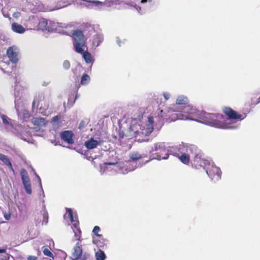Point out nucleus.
I'll use <instances>...</instances> for the list:
<instances>
[{
  "label": "nucleus",
  "instance_id": "obj_1",
  "mask_svg": "<svg viewBox=\"0 0 260 260\" xmlns=\"http://www.w3.org/2000/svg\"><path fill=\"white\" fill-rule=\"evenodd\" d=\"M223 112L228 116L226 119L222 114L213 113L211 122H208L209 125L222 129H235L239 127L240 121L245 117H243L231 108H224Z\"/></svg>",
  "mask_w": 260,
  "mask_h": 260
},
{
  "label": "nucleus",
  "instance_id": "obj_2",
  "mask_svg": "<svg viewBox=\"0 0 260 260\" xmlns=\"http://www.w3.org/2000/svg\"><path fill=\"white\" fill-rule=\"evenodd\" d=\"M143 115L140 114L137 118H132L131 125L127 131V135L129 137H143L149 135L154 128V119L152 116L148 118L146 123L142 124L141 119Z\"/></svg>",
  "mask_w": 260,
  "mask_h": 260
},
{
  "label": "nucleus",
  "instance_id": "obj_3",
  "mask_svg": "<svg viewBox=\"0 0 260 260\" xmlns=\"http://www.w3.org/2000/svg\"><path fill=\"white\" fill-rule=\"evenodd\" d=\"M172 115V121L177 120H196L198 118L202 120V122L208 125V122H211L213 113H206L196 109L193 106L187 105L183 108L182 112L178 113H174Z\"/></svg>",
  "mask_w": 260,
  "mask_h": 260
},
{
  "label": "nucleus",
  "instance_id": "obj_4",
  "mask_svg": "<svg viewBox=\"0 0 260 260\" xmlns=\"http://www.w3.org/2000/svg\"><path fill=\"white\" fill-rule=\"evenodd\" d=\"M72 36L75 51L82 55V57L86 63L92 64L94 60L91 54L88 51H84L86 46L82 31L80 30H74L72 31Z\"/></svg>",
  "mask_w": 260,
  "mask_h": 260
},
{
  "label": "nucleus",
  "instance_id": "obj_5",
  "mask_svg": "<svg viewBox=\"0 0 260 260\" xmlns=\"http://www.w3.org/2000/svg\"><path fill=\"white\" fill-rule=\"evenodd\" d=\"M188 102L187 97L183 95H180L177 96L176 101V103L171 105L169 107L167 108L165 111L160 110L161 117L167 116L169 117L172 121V115L174 113H178L182 112L183 108L185 106L183 105H186Z\"/></svg>",
  "mask_w": 260,
  "mask_h": 260
},
{
  "label": "nucleus",
  "instance_id": "obj_6",
  "mask_svg": "<svg viewBox=\"0 0 260 260\" xmlns=\"http://www.w3.org/2000/svg\"><path fill=\"white\" fill-rule=\"evenodd\" d=\"M152 159H155L158 160L161 159H167L170 154L172 152L168 149L167 144L162 142H158L153 144L151 149L150 151Z\"/></svg>",
  "mask_w": 260,
  "mask_h": 260
},
{
  "label": "nucleus",
  "instance_id": "obj_7",
  "mask_svg": "<svg viewBox=\"0 0 260 260\" xmlns=\"http://www.w3.org/2000/svg\"><path fill=\"white\" fill-rule=\"evenodd\" d=\"M14 96L15 107L17 112L18 116L20 119L25 120L29 117V114L26 109L25 104L23 103L21 96L18 92H15Z\"/></svg>",
  "mask_w": 260,
  "mask_h": 260
},
{
  "label": "nucleus",
  "instance_id": "obj_8",
  "mask_svg": "<svg viewBox=\"0 0 260 260\" xmlns=\"http://www.w3.org/2000/svg\"><path fill=\"white\" fill-rule=\"evenodd\" d=\"M59 25L58 23L42 18L40 20L38 26L39 28L43 31H53L59 30L57 28Z\"/></svg>",
  "mask_w": 260,
  "mask_h": 260
},
{
  "label": "nucleus",
  "instance_id": "obj_9",
  "mask_svg": "<svg viewBox=\"0 0 260 260\" xmlns=\"http://www.w3.org/2000/svg\"><path fill=\"white\" fill-rule=\"evenodd\" d=\"M206 172L211 179L214 182L218 181L221 178V172L218 167L215 166L213 162L209 164Z\"/></svg>",
  "mask_w": 260,
  "mask_h": 260
},
{
  "label": "nucleus",
  "instance_id": "obj_10",
  "mask_svg": "<svg viewBox=\"0 0 260 260\" xmlns=\"http://www.w3.org/2000/svg\"><path fill=\"white\" fill-rule=\"evenodd\" d=\"M67 213L64 215V216H67L70 219L71 222L73 223L75 228L77 229V232L74 230L75 234V237L77 240H80L81 238V231L78 228L79 224V221L76 219V215L74 216L72 210L70 208H66Z\"/></svg>",
  "mask_w": 260,
  "mask_h": 260
},
{
  "label": "nucleus",
  "instance_id": "obj_11",
  "mask_svg": "<svg viewBox=\"0 0 260 260\" xmlns=\"http://www.w3.org/2000/svg\"><path fill=\"white\" fill-rule=\"evenodd\" d=\"M106 165L113 166L114 170L117 171L119 173L126 174L128 172L134 170L136 169V165L132 168L128 167L127 164L123 163H117V162H107L104 164Z\"/></svg>",
  "mask_w": 260,
  "mask_h": 260
},
{
  "label": "nucleus",
  "instance_id": "obj_12",
  "mask_svg": "<svg viewBox=\"0 0 260 260\" xmlns=\"http://www.w3.org/2000/svg\"><path fill=\"white\" fill-rule=\"evenodd\" d=\"M178 150L180 153L187 154L189 156L190 154H196L197 147L194 145H189L182 143L178 146Z\"/></svg>",
  "mask_w": 260,
  "mask_h": 260
},
{
  "label": "nucleus",
  "instance_id": "obj_13",
  "mask_svg": "<svg viewBox=\"0 0 260 260\" xmlns=\"http://www.w3.org/2000/svg\"><path fill=\"white\" fill-rule=\"evenodd\" d=\"M212 162L211 160L201 158V156L199 155H196L194 156L193 164L198 169L200 168H203L206 171L208 166H209V164Z\"/></svg>",
  "mask_w": 260,
  "mask_h": 260
},
{
  "label": "nucleus",
  "instance_id": "obj_14",
  "mask_svg": "<svg viewBox=\"0 0 260 260\" xmlns=\"http://www.w3.org/2000/svg\"><path fill=\"white\" fill-rule=\"evenodd\" d=\"M18 53L19 49L15 46L9 47L7 50V54L8 58L12 63H14L18 61Z\"/></svg>",
  "mask_w": 260,
  "mask_h": 260
},
{
  "label": "nucleus",
  "instance_id": "obj_15",
  "mask_svg": "<svg viewBox=\"0 0 260 260\" xmlns=\"http://www.w3.org/2000/svg\"><path fill=\"white\" fill-rule=\"evenodd\" d=\"M103 141L99 139L95 140L93 138H90L84 143V146L87 149H93L96 148L98 146L102 145Z\"/></svg>",
  "mask_w": 260,
  "mask_h": 260
},
{
  "label": "nucleus",
  "instance_id": "obj_16",
  "mask_svg": "<svg viewBox=\"0 0 260 260\" xmlns=\"http://www.w3.org/2000/svg\"><path fill=\"white\" fill-rule=\"evenodd\" d=\"M73 136V133L71 131H63L60 134L61 139L69 144L74 143Z\"/></svg>",
  "mask_w": 260,
  "mask_h": 260
},
{
  "label": "nucleus",
  "instance_id": "obj_17",
  "mask_svg": "<svg viewBox=\"0 0 260 260\" xmlns=\"http://www.w3.org/2000/svg\"><path fill=\"white\" fill-rule=\"evenodd\" d=\"M82 249L81 246H79V242H78L73 248V251L72 254L73 259H78L82 255Z\"/></svg>",
  "mask_w": 260,
  "mask_h": 260
},
{
  "label": "nucleus",
  "instance_id": "obj_18",
  "mask_svg": "<svg viewBox=\"0 0 260 260\" xmlns=\"http://www.w3.org/2000/svg\"><path fill=\"white\" fill-rule=\"evenodd\" d=\"M31 122L38 128L45 125L47 120L46 118L43 117H33L31 119Z\"/></svg>",
  "mask_w": 260,
  "mask_h": 260
},
{
  "label": "nucleus",
  "instance_id": "obj_19",
  "mask_svg": "<svg viewBox=\"0 0 260 260\" xmlns=\"http://www.w3.org/2000/svg\"><path fill=\"white\" fill-rule=\"evenodd\" d=\"M61 116L57 115L53 117L51 123L53 128L55 130L59 129L62 126V121L60 120Z\"/></svg>",
  "mask_w": 260,
  "mask_h": 260
},
{
  "label": "nucleus",
  "instance_id": "obj_20",
  "mask_svg": "<svg viewBox=\"0 0 260 260\" xmlns=\"http://www.w3.org/2000/svg\"><path fill=\"white\" fill-rule=\"evenodd\" d=\"M11 28L14 32L18 34H22L25 31V28L16 22H14L12 24Z\"/></svg>",
  "mask_w": 260,
  "mask_h": 260
},
{
  "label": "nucleus",
  "instance_id": "obj_21",
  "mask_svg": "<svg viewBox=\"0 0 260 260\" xmlns=\"http://www.w3.org/2000/svg\"><path fill=\"white\" fill-rule=\"evenodd\" d=\"M172 154L175 156H178L181 162L184 164H187L189 162V156L187 154H185L184 153H180L178 152V153H172Z\"/></svg>",
  "mask_w": 260,
  "mask_h": 260
},
{
  "label": "nucleus",
  "instance_id": "obj_22",
  "mask_svg": "<svg viewBox=\"0 0 260 260\" xmlns=\"http://www.w3.org/2000/svg\"><path fill=\"white\" fill-rule=\"evenodd\" d=\"M0 160L5 165L8 166L10 169L14 173V170L13 168L12 165L7 156L2 154L0 155Z\"/></svg>",
  "mask_w": 260,
  "mask_h": 260
},
{
  "label": "nucleus",
  "instance_id": "obj_23",
  "mask_svg": "<svg viewBox=\"0 0 260 260\" xmlns=\"http://www.w3.org/2000/svg\"><path fill=\"white\" fill-rule=\"evenodd\" d=\"M20 175L23 184L30 183V179L28 176L27 172L24 169H22L20 170Z\"/></svg>",
  "mask_w": 260,
  "mask_h": 260
},
{
  "label": "nucleus",
  "instance_id": "obj_24",
  "mask_svg": "<svg viewBox=\"0 0 260 260\" xmlns=\"http://www.w3.org/2000/svg\"><path fill=\"white\" fill-rule=\"evenodd\" d=\"M43 102H44V101H43L38 102L37 100L35 99L34 100V101L32 102V108H34L35 107L38 108L39 107V106L40 105L41 106L40 107V109H43L44 110L48 109V105H46V106H44L43 107H42V105H43Z\"/></svg>",
  "mask_w": 260,
  "mask_h": 260
},
{
  "label": "nucleus",
  "instance_id": "obj_25",
  "mask_svg": "<svg viewBox=\"0 0 260 260\" xmlns=\"http://www.w3.org/2000/svg\"><path fill=\"white\" fill-rule=\"evenodd\" d=\"M95 256L96 260H105L106 257L104 252L101 249L95 252Z\"/></svg>",
  "mask_w": 260,
  "mask_h": 260
},
{
  "label": "nucleus",
  "instance_id": "obj_26",
  "mask_svg": "<svg viewBox=\"0 0 260 260\" xmlns=\"http://www.w3.org/2000/svg\"><path fill=\"white\" fill-rule=\"evenodd\" d=\"M90 80V77L86 74L82 75L81 79V84L82 85L88 84Z\"/></svg>",
  "mask_w": 260,
  "mask_h": 260
},
{
  "label": "nucleus",
  "instance_id": "obj_27",
  "mask_svg": "<svg viewBox=\"0 0 260 260\" xmlns=\"http://www.w3.org/2000/svg\"><path fill=\"white\" fill-rule=\"evenodd\" d=\"M41 190L42 193H41L40 194L39 199L40 200V201L42 203V210L45 211V210H46V207H45V205L44 204V203H45V200H44L45 194H44L43 188H41Z\"/></svg>",
  "mask_w": 260,
  "mask_h": 260
},
{
  "label": "nucleus",
  "instance_id": "obj_28",
  "mask_svg": "<svg viewBox=\"0 0 260 260\" xmlns=\"http://www.w3.org/2000/svg\"><path fill=\"white\" fill-rule=\"evenodd\" d=\"M88 123V121L87 119L82 120L79 124L78 128L80 131H84Z\"/></svg>",
  "mask_w": 260,
  "mask_h": 260
},
{
  "label": "nucleus",
  "instance_id": "obj_29",
  "mask_svg": "<svg viewBox=\"0 0 260 260\" xmlns=\"http://www.w3.org/2000/svg\"><path fill=\"white\" fill-rule=\"evenodd\" d=\"M43 252L44 254L46 256H49L50 257H52L54 258L53 254L50 251L49 249L46 247H42Z\"/></svg>",
  "mask_w": 260,
  "mask_h": 260
},
{
  "label": "nucleus",
  "instance_id": "obj_30",
  "mask_svg": "<svg viewBox=\"0 0 260 260\" xmlns=\"http://www.w3.org/2000/svg\"><path fill=\"white\" fill-rule=\"evenodd\" d=\"M130 159L136 161L141 158L142 156L138 152H133L129 155Z\"/></svg>",
  "mask_w": 260,
  "mask_h": 260
},
{
  "label": "nucleus",
  "instance_id": "obj_31",
  "mask_svg": "<svg viewBox=\"0 0 260 260\" xmlns=\"http://www.w3.org/2000/svg\"><path fill=\"white\" fill-rule=\"evenodd\" d=\"M100 231V228L98 226H95L92 230V233L94 235L100 238H102L103 239V236L102 235H100L98 233Z\"/></svg>",
  "mask_w": 260,
  "mask_h": 260
},
{
  "label": "nucleus",
  "instance_id": "obj_32",
  "mask_svg": "<svg viewBox=\"0 0 260 260\" xmlns=\"http://www.w3.org/2000/svg\"><path fill=\"white\" fill-rule=\"evenodd\" d=\"M23 186L24 187L26 192L29 194H31L32 190H31V186L30 183H27V184H23Z\"/></svg>",
  "mask_w": 260,
  "mask_h": 260
},
{
  "label": "nucleus",
  "instance_id": "obj_33",
  "mask_svg": "<svg viewBox=\"0 0 260 260\" xmlns=\"http://www.w3.org/2000/svg\"><path fill=\"white\" fill-rule=\"evenodd\" d=\"M62 67L64 70H68L71 67L70 62L68 60H65L63 61Z\"/></svg>",
  "mask_w": 260,
  "mask_h": 260
},
{
  "label": "nucleus",
  "instance_id": "obj_34",
  "mask_svg": "<svg viewBox=\"0 0 260 260\" xmlns=\"http://www.w3.org/2000/svg\"><path fill=\"white\" fill-rule=\"evenodd\" d=\"M104 37L102 35H98L96 36L94 41L97 42L96 47H98L100 43L103 41Z\"/></svg>",
  "mask_w": 260,
  "mask_h": 260
},
{
  "label": "nucleus",
  "instance_id": "obj_35",
  "mask_svg": "<svg viewBox=\"0 0 260 260\" xmlns=\"http://www.w3.org/2000/svg\"><path fill=\"white\" fill-rule=\"evenodd\" d=\"M38 11H53L54 10H55V9H45L44 8L43 5L41 3L39 4V7H38ZM56 9H58V8H56Z\"/></svg>",
  "mask_w": 260,
  "mask_h": 260
},
{
  "label": "nucleus",
  "instance_id": "obj_36",
  "mask_svg": "<svg viewBox=\"0 0 260 260\" xmlns=\"http://www.w3.org/2000/svg\"><path fill=\"white\" fill-rule=\"evenodd\" d=\"M128 167L132 168L133 167H135L136 165V168H137L139 166H137V163L136 161L133 160H129L126 164Z\"/></svg>",
  "mask_w": 260,
  "mask_h": 260
},
{
  "label": "nucleus",
  "instance_id": "obj_37",
  "mask_svg": "<svg viewBox=\"0 0 260 260\" xmlns=\"http://www.w3.org/2000/svg\"><path fill=\"white\" fill-rule=\"evenodd\" d=\"M2 119L3 123H5V124H8V125H12V124L11 122H10V123H9V120H10V119L6 116L3 115L2 116Z\"/></svg>",
  "mask_w": 260,
  "mask_h": 260
},
{
  "label": "nucleus",
  "instance_id": "obj_38",
  "mask_svg": "<svg viewBox=\"0 0 260 260\" xmlns=\"http://www.w3.org/2000/svg\"><path fill=\"white\" fill-rule=\"evenodd\" d=\"M81 260H90L89 254L88 253L85 252Z\"/></svg>",
  "mask_w": 260,
  "mask_h": 260
},
{
  "label": "nucleus",
  "instance_id": "obj_39",
  "mask_svg": "<svg viewBox=\"0 0 260 260\" xmlns=\"http://www.w3.org/2000/svg\"><path fill=\"white\" fill-rule=\"evenodd\" d=\"M60 254V257H61V260H66V258L67 256V253L63 251H61Z\"/></svg>",
  "mask_w": 260,
  "mask_h": 260
},
{
  "label": "nucleus",
  "instance_id": "obj_40",
  "mask_svg": "<svg viewBox=\"0 0 260 260\" xmlns=\"http://www.w3.org/2000/svg\"><path fill=\"white\" fill-rule=\"evenodd\" d=\"M162 94L166 100H169L170 98V94L168 92H164Z\"/></svg>",
  "mask_w": 260,
  "mask_h": 260
},
{
  "label": "nucleus",
  "instance_id": "obj_41",
  "mask_svg": "<svg viewBox=\"0 0 260 260\" xmlns=\"http://www.w3.org/2000/svg\"><path fill=\"white\" fill-rule=\"evenodd\" d=\"M251 102L252 104L253 105H257L260 102V96L258 98V99L255 101L254 99H251Z\"/></svg>",
  "mask_w": 260,
  "mask_h": 260
},
{
  "label": "nucleus",
  "instance_id": "obj_42",
  "mask_svg": "<svg viewBox=\"0 0 260 260\" xmlns=\"http://www.w3.org/2000/svg\"><path fill=\"white\" fill-rule=\"evenodd\" d=\"M9 255L8 254H6L2 256L1 257L2 260H8L9 259Z\"/></svg>",
  "mask_w": 260,
  "mask_h": 260
},
{
  "label": "nucleus",
  "instance_id": "obj_43",
  "mask_svg": "<svg viewBox=\"0 0 260 260\" xmlns=\"http://www.w3.org/2000/svg\"><path fill=\"white\" fill-rule=\"evenodd\" d=\"M43 217H44V220L43 221V222H45V224H46L48 222V216H47V213L44 212V214H43Z\"/></svg>",
  "mask_w": 260,
  "mask_h": 260
},
{
  "label": "nucleus",
  "instance_id": "obj_44",
  "mask_svg": "<svg viewBox=\"0 0 260 260\" xmlns=\"http://www.w3.org/2000/svg\"><path fill=\"white\" fill-rule=\"evenodd\" d=\"M35 174H36V176L38 178V181L39 182L40 187L41 188H42V184H41V178L36 173H35Z\"/></svg>",
  "mask_w": 260,
  "mask_h": 260
},
{
  "label": "nucleus",
  "instance_id": "obj_45",
  "mask_svg": "<svg viewBox=\"0 0 260 260\" xmlns=\"http://www.w3.org/2000/svg\"><path fill=\"white\" fill-rule=\"evenodd\" d=\"M4 217L6 220H10L11 218V215L10 214L5 213L4 214Z\"/></svg>",
  "mask_w": 260,
  "mask_h": 260
},
{
  "label": "nucleus",
  "instance_id": "obj_46",
  "mask_svg": "<svg viewBox=\"0 0 260 260\" xmlns=\"http://www.w3.org/2000/svg\"><path fill=\"white\" fill-rule=\"evenodd\" d=\"M116 43L119 45L121 46V44L122 43V41L120 40L119 37L116 38Z\"/></svg>",
  "mask_w": 260,
  "mask_h": 260
},
{
  "label": "nucleus",
  "instance_id": "obj_47",
  "mask_svg": "<svg viewBox=\"0 0 260 260\" xmlns=\"http://www.w3.org/2000/svg\"><path fill=\"white\" fill-rule=\"evenodd\" d=\"M27 259L28 260H37L38 258L36 256H29Z\"/></svg>",
  "mask_w": 260,
  "mask_h": 260
},
{
  "label": "nucleus",
  "instance_id": "obj_48",
  "mask_svg": "<svg viewBox=\"0 0 260 260\" xmlns=\"http://www.w3.org/2000/svg\"><path fill=\"white\" fill-rule=\"evenodd\" d=\"M19 15H20V14L19 13H15L13 14V17H15V18H17L19 16Z\"/></svg>",
  "mask_w": 260,
  "mask_h": 260
},
{
  "label": "nucleus",
  "instance_id": "obj_49",
  "mask_svg": "<svg viewBox=\"0 0 260 260\" xmlns=\"http://www.w3.org/2000/svg\"><path fill=\"white\" fill-rule=\"evenodd\" d=\"M51 143L54 144L55 145H57V144L56 143V141L55 140H51Z\"/></svg>",
  "mask_w": 260,
  "mask_h": 260
},
{
  "label": "nucleus",
  "instance_id": "obj_50",
  "mask_svg": "<svg viewBox=\"0 0 260 260\" xmlns=\"http://www.w3.org/2000/svg\"><path fill=\"white\" fill-rule=\"evenodd\" d=\"M6 250L4 249H0V253H5Z\"/></svg>",
  "mask_w": 260,
  "mask_h": 260
},
{
  "label": "nucleus",
  "instance_id": "obj_51",
  "mask_svg": "<svg viewBox=\"0 0 260 260\" xmlns=\"http://www.w3.org/2000/svg\"><path fill=\"white\" fill-rule=\"evenodd\" d=\"M136 10H137L139 12H140V10H141V8H140L139 6H138L136 7Z\"/></svg>",
  "mask_w": 260,
  "mask_h": 260
},
{
  "label": "nucleus",
  "instance_id": "obj_52",
  "mask_svg": "<svg viewBox=\"0 0 260 260\" xmlns=\"http://www.w3.org/2000/svg\"><path fill=\"white\" fill-rule=\"evenodd\" d=\"M147 1H148V0H141V3L143 4V3H146Z\"/></svg>",
  "mask_w": 260,
  "mask_h": 260
},
{
  "label": "nucleus",
  "instance_id": "obj_53",
  "mask_svg": "<svg viewBox=\"0 0 260 260\" xmlns=\"http://www.w3.org/2000/svg\"><path fill=\"white\" fill-rule=\"evenodd\" d=\"M119 136H120V137H121V138H123V135L121 134V133L119 134Z\"/></svg>",
  "mask_w": 260,
  "mask_h": 260
},
{
  "label": "nucleus",
  "instance_id": "obj_54",
  "mask_svg": "<svg viewBox=\"0 0 260 260\" xmlns=\"http://www.w3.org/2000/svg\"><path fill=\"white\" fill-rule=\"evenodd\" d=\"M93 243L95 244H97V243H96V242L95 240H93Z\"/></svg>",
  "mask_w": 260,
  "mask_h": 260
},
{
  "label": "nucleus",
  "instance_id": "obj_55",
  "mask_svg": "<svg viewBox=\"0 0 260 260\" xmlns=\"http://www.w3.org/2000/svg\"><path fill=\"white\" fill-rule=\"evenodd\" d=\"M138 141H144V140L143 139H138Z\"/></svg>",
  "mask_w": 260,
  "mask_h": 260
},
{
  "label": "nucleus",
  "instance_id": "obj_56",
  "mask_svg": "<svg viewBox=\"0 0 260 260\" xmlns=\"http://www.w3.org/2000/svg\"><path fill=\"white\" fill-rule=\"evenodd\" d=\"M149 2H151V0H149Z\"/></svg>",
  "mask_w": 260,
  "mask_h": 260
},
{
  "label": "nucleus",
  "instance_id": "obj_57",
  "mask_svg": "<svg viewBox=\"0 0 260 260\" xmlns=\"http://www.w3.org/2000/svg\"><path fill=\"white\" fill-rule=\"evenodd\" d=\"M2 154H0V155H1Z\"/></svg>",
  "mask_w": 260,
  "mask_h": 260
}]
</instances>
